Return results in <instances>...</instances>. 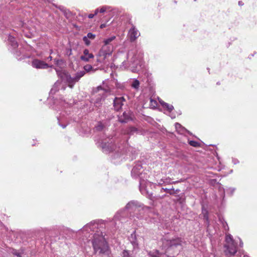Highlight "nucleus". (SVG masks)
Wrapping results in <instances>:
<instances>
[{
  "label": "nucleus",
  "instance_id": "nucleus-17",
  "mask_svg": "<svg viewBox=\"0 0 257 257\" xmlns=\"http://www.w3.org/2000/svg\"><path fill=\"white\" fill-rule=\"evenodd\" d=\"M94 58V55L92 53H90L87 49H85L83 50V55L80 56V59L85 62H88L90 59Z\"/></svg>",
  "mask_w": 257,
  "mask_h": 257
},
{
  "label": "nucleus",
  "instance_id": "nucleus-18",
  "mask_svg": "<svg viewBox=\"0 0 257 257\" xmlns=\"http://www.w3.org/2000/svg\"><path fill=\"white\" fill-rule=\"evenodd\" d=\"M129 240L133 246L134 250L138 248V242L137 240L136 231H134L129 237Z\"/></svg>",
  "mask_w": 257,
  "mask_h": 257
},
{
  "label": "nucleus",
  "instance_id": "nucleus-4",
  "mask_svg": "<svg viewBox=\"0 0 257 257\" xmlns=\"http://www.w3.org/2000/svg\"><path fill=\"white\" fill-rule=\"evenodd\" d=\"M147 208L143 203L136 201L132 200L128 202L124 208L118 210L110 221L111 225H113L115 229L119 227V224L128 221V219L136 221V219H144V210Z\"/></svg>",
  "mask_w": 257,
  "mask_h": 257
},
{
  "label": "nucleus",
  "instance_id": "nucleus-23",
  "mask_svg": "<svg viewBox=\"0 0 257 257\" xmlns=\"http://www.w3.org/2000/svg\"><path fill=\"white\" fill-rule=\"evenodd\" d=\"M163 191L166 192L167 193L170 195H174L180 192L179 189L175 190L173 187L171 188H162L160 192L162 193Z\"/></svg>",
  "mask_w": 257,
  "mask_h": 257
},
{
  "label": "nucleus",
  "instance_id": "nucleus-46",
  "mask_svg": "<svg viewBox=\"0 0 257 257\" xmlns=\"http://www.w3.org/2000/svg\"><path fill=\"white\" fill-rule=\"evenodd\" d=\"M67 54L68 56H70L72 54V49L71 48L67 50Z\"/></svg>",
  "mask_w": 257,
  "mask_h": 257
},
{
  "label": "nucleus",
  "instance_id": "nucleus-13",
  "mask_svg": "<svg viewBox=\"0 0 257 257\" xmlns=\"http://www.w3.org/2000/svg\"><path fill=\"white\" fill-rule=\"evenodd\" d=\"M147 178L146 179L140 180V191L141 193L146 196L147 198L152 199L153 197V194L152 193H150L146 188V181Z\"/></svg>",
  "mask_w": 257,
  "mask_h": 257
},
{
  "label": "nucleus",
  "instance_id": "nucleus-39",
  "mask_svg": "<svg viewBox=\"0 0 257 257\" xmlns=\"http://www.w3.org/2000/svg\"><path fill=\"white\" fill-rule=\"evenodd\" d=\"M109 7L108 6H103L102 8H101L99 9V13H103L106 11V10L109 8Z\"/></svg>",
  "mask_w": 257,
  "mask_h": 257
},
{
  "label": "nucleus",
  "instance_id": "nucleus-11",
  "mask_svg": "<svg viewBox=\"0 0 257 257\" xmlns=\"http://www.w3.org/2000/svg\"><path fill=\"white\" fill-rule=\"evenodd\" d=\"M70 112V110H63L60 115L57 116L58 123L63 128H65L69 123L68 118L65 116V114L68 115Z\"/></svg>",
  "mask_w": 257,
  "mask_h": 257
},
{
  "label": "nucleus",
  "instance_id": "nucleus-44",
  "mask_svg": "<svg viewBox=\"0 0 257 257\" xmlns=\"http://www.w3.org/2000/svg\"><path fill=\"white\" fill-rule=\"evenodd\" d=\"M232 162L233 164L236 165L238 164L239 162L237 159L233 158L232 159Z\"/></svg>",
  "mask_w": 257,
  "mask_h": 257
},
{
  "label": "nucleus",
  "instance_id": "nucleus-50",
  "mask_svg": "<svg viewBox=\"0 0 257 257\" xmlns=\"http://www.w3.org/2000/svg\"><path fill=\"white\" fill-rule=\"evenodd\" d=\"M239 246L240 247H242V246H243V242H242V241L240 238H239Z\"/></svg>",
  "mask_w": 257,
  "mask_h": 257
},
{
  "label": "nucleus",
  "instance_id": "nucleus-49",
  "mask_svg": "<svg viewBox=\"0 0 257 257\" xmlns=\"http://www.w3.org/2000/svg\"><path fill=\"white\" fill-rule=\"evenodd\" d=\"M238 4L239 6H242L244 5V3L242 1H239Z\"/></svg>",
  "mask_w": 257,
  "mask_h": 257
},
{
  "label": "nucleus",
  "instance_id": "nucleus-24",
  "mask_svg": "<svg viewBox=\"0 0 257 257\" xmlns=\"http://www.w3.org/2000/svg\"><path fill=\"white\" fill-rule=\"evenodd\" d=\"M175 126L176 129V130L180 133V134H183L185 132L187 133L188 134L191 135V133L188 131L186 128H185L184 127H183L181 124L179 123L176 122L175 124Z\"/></svg>",
  "mask_w": 257,
  "mask_h": 257
},
{
  "label": "nucleus",
  "instance_id": "nucleus-27",
  "mask_svg": "<svg viewBox=\"0 0 257 257\" xmlns=\"http://www.w3.org/2000/svg\"><path fill=\"white\" fill-rule=\"evenodd\" d=\"M140 81L138 79L135 78L132 79V82L131 84V86L133 88L136 90H138L140 87Z\"/></svg>",
  "mask_w": 257,
  "mask_h": 257
},
{
  "label": "nucleus",
  "instance_id": "nucleus-52",
  "mask_svg": "<svg viewBox=\"0 0 257 257\" xmlns=\"http://www.w3.org/2000/svg\"><path fill=\"white\" fill-rule=\"evenodd\" d=\"M105 27V24H101L100 26V28L102 29Z\"/></svg>",
  "mask_w": 257,
  "mask_h": 257
},
{
  "label": "nucleus",
  "instance_id": "nucleus-35",
  "mask_svg": "<svg viewBox=\"0 0 257 257\" xmlns=\"http://www.w3.org/2000/svg\"><path fill=\"white\" fill-rule=\"evenodd\" d=\"M95 128L97 131L100 132L103 130L104 125L102 123H100L95 127Z\"/></svg>",
  "mask_w": 257,
  "mask_h": 257
},
{
  "label": "nucleus",
  "instance_id": "nucleus-9",
  "mask_svg": "<svg viewBox=\"0 0 257 257\" xmlns=\"http://www.w3.org/2000/svg\"><path fill=\"white\" fill-rule=\"evenodd\" d=\"M115 38L116 37L115 36H112L103 40L104 44L100 50V55H102L104 58H106L107 56L111 54L113 50V45L112 44V42Z\"/></svg>",
  "mask_w": 257,
  "mask_h": 257
},
{
  "label": "nucleus",
  "instance_id": "nucleus-34",
  "mask_svg": "<svg viewBox=\"0 0 257 257\" xmlns=\"http://www.w3.org/2000/svg\"><path fill=\"white\" fill-rule=\"evenodd\" d=\"M138 131L137 128L135 127H130L127 131V133L130 135H133Z\"/></svg>",
  "mask_w": 257,
  "mask_h": 257
},
{
  "label": "nucleus",
  "instance_id": "nucleus-19",
  "mask_svg": "<svg viewBox=\"0 0 257 257\" xmlns=\"http://www.w3.org/2000/svg\"><path fill=\"white\" fill-rule=\"evenodd\" d=\"M54 104L56 105L57 106V108H56V109H60V107H61L62 110H63L64 108H66V107H68V106H70V104H68L65 102V100L62 99H61V100H60L59 102L58 100L55 99L54 100Z\"/></svg>",
  "mask_w": 257,
  "mask_h": 257
},
{
  "label": "nucleus",
  "instance_id": "nucleus-32",
  "mask_svg": "<svg viewBox=\"0 0 257 257\" xmlns=\"http://www.w3.org/2000/svg\"><path fill=\"white\" fill-rule=\"evenodd\" d=\"M163 180L165 185L175 183V182H171V179L170 177H164L163 178Z\"/></svg>",
  "mask_w": 257,
  "mask_h": 257
},
{
  "label": "nucleus",
  "instance_id": "nucleus-31",
  "mask_svg": "<svg viewBox=\"0 0 257 257\" xmlns=\"http://www.w3.org/2000/svg\"><path fill=\"white\" fill-rule=\"evenodd\" d=\"M62 13L66 19H69L71 16V12L67 8H66Z\"/></svg>",
  "mask_w": 257,
  "mask_h": 257
},
{
  "label": "nucleus",
  "instance_id": "nucleus-48",
  "mask_svg": "<svg viewBox=\"0 0 257 257\" xmlns=\"http://www.w3.org/2000/svg\"><path fill=\"white\" fill-rule=\"evenodd\" d=\"M99 12V9H96L94 11V15L95 16H96L98 13Z\"/></svg>",
  "mask_w": 257,
  "mask_h": 257
},
{
  "label": "nucleus",
  "instance_id": "nucleus-14",
  "mask_svg": "<svg viewBox=\"0 0 257 257\" xmlns=\"http://www.w3.org/2000/svg\"><path fill=\"white\" fill-rule=\"evenodd\" d=\"M32 65L36 69H47L49 67L52 68V65H49L43 61L38 59H35L32 61Z\"/></svg>",
  "mask_w": 257,
  "mask_h": 257
},
{
  "label": "nucleus",
  "instance_id": "nucleus-26",
  "mask_svg": "<svg viewBox=\"0 0 257 257\" xmlns=\"http://www.w3.org/2000/svg\"><path fill=\"white\" fill-rule=\"evenodd\" d=\"M134 249L133 250L128 249H123L120 255L121 257H134Z\"/></svg>",
  "mask_w": 257,
  "mask_h": 257
},
{
  "label": "nucleus",
  "instance_id": "nucleus-3",
  "mask_svg": "<svg viewBox=\"0 0 257 257\" xmlns=\"http://www.w3.org/2000/svg\"><path fill=\"white\" fill-rule=\"evenodd\" d=\"M12 17V16L4 14V11L0 12V35L2 36L3 39L7 40L9 50L18 60H21L26 57L24 49L18 48V43L16 40L17 33L15 30L9 29V24Z\"/></svg>",
  "mask_w": 257,
  "mask_h": 257
},
{
  "label": "nucleus",
  "instance_id": "nucleus-16",
  "mask_svg": "<svg viewBox=\"0 0 257 257\" xmlns=\"http://www.w3.org/2000/svg\"><path fill=\"white\" fill-rule=\"evenodd\" d=\"M127 36L130 41L133 42L140 36V33L134 26H133L129 30Z\"/></svg>",
  "mask_w": 257,
  "mask_h": 257
},
{
  "label": "nucleus",
  "instance_id": "nucleus-1",
  "mask_svg": "<svg viewBox=\"0 0 257 257\" xmlns=\"http://www.w3.org/2000/svg\"><path fill=\"white\" fill-rule=\"evenodd\" d=\"M106 222V221L102 220L91 221L78 232L82 234L84 244L85 241H91L94 254L99 257L112 256L111 249L104 237Z\"/></svg>",
  "mask_w": 257,
  "mask_h": 257
},
{
  "label": "nucleus",
  "instance_id": "nucleus-20",
  "mask_svg": "<svg viewBox=\"0 0 257 257\" xmlns=\"http://www.w3.org/2000/svg\"><path fill=\"white\" fill-rule=\"evenodd\" d=\"M131 119L129 112L124 111L121 115L119 116L118 121L121 123H126Z\"/></svg>",
  "mask_w": 257,
  "mask_h": 257
},
{
  "label": "nucleus",
  "instance_id": "nucleus-58",
  "mask_svg": "<svg viewBox=\"0 0 257 257\" xmlns=\"http://www.w3.org/2000/svg\"><path fill=\"white\" fill-rule=\"evenodd\" d=\"M244 257H249V256L246 255V256H244Z\"/></svg>",
  "mask_w": 257,
  "mask_h": 257
},
{
  "label": "nucleus",
  "instance_id": "nucleus-42",
  "mask_svg": "<svg viewBox=\"0 0 257 257\" xmlns=\"http://www.w3.org/2000/svg\"><path fill=\"white\" fill-rule=\"evenodd\" d=\"M235 190L234 188H229L228 190L230 195H232Z\"/></svg>",
  "mask_w": 257,
  "mask_h": 257
},
{
  "label": "nucleus",
  "instance_id": "nucleus-43",
  "mask_svg": "<svg viewBox=\"0 0 257 257\" xmlns=\"http://www.w3.org/2000/svg\"><path fill=\"white\" fill-rule=\"evenodd\" d=\"M164 180H163V178H162L161 180H160L158 183V185L159 186H162L163 185H165V183H164Z\"/></svg>",
  "mask_w": 257,
  "mask_h": 257
},
{
  "label": "nucleus",
  "instance_id": "nucleus-57",
  "mask_svg": "<svg viewBox=\"0 0 257 257\" xmlns=\"http://www.w3.org/2000/svg\"><path fill=\"white\" fill-rule=\"evenodd\" d=\"M224 196H225V195H224V193L223 192V198H224Z\"/></svg>",
  "mask_w": 257,
  "mask_h": 257
},
{
  "label": "nucleus",
  "instance_id": "nucleus-22",
  "mask_svg": "<svg viewBox=\"0 0 257 257\" xmlns=\"http://www.w3.org/2000/svg\"><path fill=\"white\" fill-rule=\"evenodd\" d=\"M159 102L161 106L168 112H171L174 109V106L172 104L166 103L161 99L159 100Z\"/></svg>",
  "mask_w": 257,
  "mask_h": 257
},
{
  "label": "nucleus",
  "instance_id": "nucleus-36",
  "mask_svg": "<svg viewBox=\"0 0 257 257\" xmlns=\"http://www.w3.org/2000/svg\"><path fill=\"white\" fill-rule=\"evenodd\" d=\"M12 253L13 255L17 256V257H21V253L15 249H13Z\"/></svg>",
  "mask_w": 257,
  "mask_h": 257
},
{
  "label": "nucleus",
  "instance_id": "nucleus-56",
  "mask_svg": "<svg viewBox=\"0 0 257 257\" xmlns=\"http://www.w3.org/2000/svg\"><path fill=\"white\" fill-rule=\"evenodd\" d=\"M172 118L175 117V116H171Z\"/></svg>",
  "mask_w": 257,
  "mask_h": 257
},
{
  "label": "nucleus",
  "instance_id": "nucleus-15",
  "mask_svg": "<svg viewBox=\"0 0 257 257\" xmlns=\"http://www.w3.org/2000/svg\"><path fill=\"white\" fill-rule=\"evenodd\" d=\"M125 101V99L123 96L115 97L113 101L114 109L117 111L120 110Z\"/></svg>",
  "mask_w": 257,
  "mask_h": 257
},
{
  "label": "nucleus",
  "instance_id": "nucleus-30",
  "mask_svg": "<svg viewBox=\"0 0 257 257\" xmlns=\"http://www.w3.org/2000/svg\"><path fill=\"white\" fill-rule=\"evenodd\" d=\"M83 69L84 70L85 73L86 72H90L91 71L94 72L95 70L93 69L92 66L91 65L87 64L84 66Z\"/></svg>",
  "mask_w": 257,
  "mask_h": 257
},
{
  "label": "nucleus",
  "instance_id": "nucleus-5",
  "mask_svg": "<svg viewBox=\"0 0 257 257\" xmlns=\"http://www.w3.org/2000/svg\"><path fill=\"white\" fill-rule=\"evenodd\" d=\"M182 240L180 238L162 240V251L158 253V257H172L182 249Z\"/></svg>",
  "mask_w": 257,
  "mask_h": 257
},
{
  "label": "nucleus",
  "instance_id": "nucleus-10",
  "mask_svg": "<svg viewBox=\"0 0 257 257\" xmlns=\"http://www.w3.org/2000/svg\"><path fill=\"white\" fill-rule=\"evenodd\" d=\"M144 167L143 164L140 161L135 162V165L131 171V176L135 179L139 178L140 180L144 179L145 178V174L143 173Z\"/></svg>",
  "mask_w": 257,
  "mask_h": 257
},
{
  "label": "nucleus",
  "instance_id": "nucleus-6",
  "mask_svg": "<svg viewBox=\"0 0 257 257\" xmlns=\"http://www.w3.org/2000/svg\"><path fill=\"white\" fill-rule=\"evenodd\" d=\"M17 23L15 24L17 27H21L23 35L27 38H31L36 32L37 23L35 19L32 18L30 20L22 18L20 15L19 17L16 18Z\"/></svg>",
  "mask_w": 257,
  "mask_h": 257
},
{
  "label": "nucleus",
  "instance_id": "nucleus-54",
  "mask_svg": "<svg viewBox=\"0 0 257 257\" xmlns=\"http://www.w3.org/2000/svg\"><path fill=\"white\" fill-rule=\"evenodd\" d=\"M150 101L152 103V102H153L154 101V100L152 98H151Z\"/></svg>",
  "mask_w": 257,
  "mask_h": 257
},
{
  "label": "nucleus",
  "instance_id": "nucleus-41",
  "mask_svg": "<svg viewBox=\"0 0 257 257\" xmlns=\"http://www.w3.org/2000/svg\"><path fill=\"white\" fill-rule=\"evenodd\" d=\"M54 62L56 65H60L62 62V60L58 59H54Z\"/></svg>",
  "mask_w": 257,
  "mask_h": 257
},
{
  "label": "nucleus",
  "instance_id": "nucleus-45",
  "mask_svg": "<svg viewBox=\"0 0 257 257\" xmlns=\"http://www.w3.org/2000/svg\"><path fill=\"white\" fill-rule=\"evenodd\" d=\"M223 227H224V229L225 231L226 230H228L229 229V227L227 224V223L226 222H225L224 223H223Z\"/></svg>",
  "mask_w": 257,
  "mask_h": 257
},
{
  "label": "nucleus",
  "instance_id": "nucleus-2",
  "mask_svg": "<svg viewBox=\"0 0 257 257\" xmlns=\"http://www.w3.org/2000/svg\"><path fill=\"white\" fill-rule=\"evenodd\" d=\"M100 147L102 151L105 154L111 153L113 159H120L132 161L136 159L138 155V151L135 148L127 146L119 139L110 138V136L103 134L100 138Z\"/></svg>",
  "mask_w": 257,
  "mask_h": 257
},
{
  "label": "nucleus",
  "instance_id": "nucleus-47",
  "mask_svg": "<svg viewBox=\"0 0 257 257\" xmlns=\"http://www.w3.org/2000/svg\"><path fill=\"white\" fill-rule=\"evenodd\" d=\"M95 16V15L94 14H90L88 15V18L89 19H92Z\"/></svg>",
  "mask_w": 257,
  "mask_h": 257
},
{
  "label": "nucleus",
  "instance_id": "nucleus-7",
  "mask_svg": "<svg viewBox=\"0 0 257 257\" xmlns=\"http://www.w3.org/2000/svg\"><path fill=\"white\" fill-rule=\"evenodd\" d=\"M143 57V52L140 48L135 47L128 52L127 54L128 66L132 72L137 73L141 69Z\"/></svg>",
  "mask_w": 257,
  "mask_h": 257
},
{
  "label": "nucleus",
  "instance_id": "nucleus-12",
  "mask_svg": "<svg viewBox=\"0 0 257 257\" xmlns=\"http://www.w3.org/2000/svg\"><path fill=\"white\" fill-rule=\"evenodd\" d=\"M224 247L225 248V253L226 255H233L237 250V246L235 241L230 243L224 244Z\"/></svg>",
  "mask_w": 257,
  "mask_h": 257
},
{
  "label": "nucleus",
  "instance_id": "nucleus-55",
  "mask_svg": "<svg viewBox=\"0 0 257 257\" xmlns=\"http://www.w3.org/2000/svg\"><path fill=\"white\" fill-rule=\"evenodd\" d=\"M80 245L82 246V247H84V245H83V244L82 243H81Z\"/></svg>",
  "mask_w": 257,
  "mask_h": 257
},
{
  "label": "nucleus",
  "instance_id": "nucleus-51",
  "mask_svg": "<svg viewBox=\"0 0 257 257\" xmlns=\"http://www.w3.org/2000/svg\"><path fill=\"white\" fill-rule=\"evenodd\" d=\"M52 56H49V57H48L47 58L46 60H50V61H51V60H52Z\"/></svg>",
  "mask_w": 257,
  "mask_h": 257
},
{
  "label": "nucleus",
  "instance_id": "nucleus-40",
  "mask_svg": "<svg viewBox=\"0 0 257 257\" xmlns=\"http://www.w3.org/2000/svg\"><path fill=\"white\" fill-rule=\"evenodd\" d=\"M53 5L55 6L56 8L59 9L62 12H63V11L66 9V8L63 6H57L54 4H53Z\"/></svg>",
  "mask_w": 257,
  "mask_h": 257
},
{
  "label": "nucleus",
  "instance_id": "nucleus-37",
  "mask_svg": "<svg viewBox=\"0 0 257 257\" xmlns=\"http://www.w3.org/2000/svg\"><path fill=\"white\" fill-rule=\"evenodd\" d=\"M82 40L86 46H89L90 44V41L86 36L83 37Z\"/></svg>",
  "mask_w": 257,
  "mask_h": 257
},
{
  "label": "nucleus",
  "instance_id": "nucleus-21",
  "mask_svg": "<svg viewBox=\"0 0 257 257\" xmlns=\"http://www.w3.org/2000/svg\"><path fill=\"white\" fill-rule=\"evenodd\" d=\"M61 85V82L59 80L57 81L55 84L53 85L52 88H51L50 93L49 99H50L51 97L57 91L59 90V87Z\"/></svg>",
  "mask_w": 257,
  "mask_h": 257
},
{
  "label": "nucleus",
  "instance_id": "nucleus-38",
  "mask_svg": "<svg viewBox=\"0 0 257 257\" xmlns=\"http://www.w3.org/2000/svg\"><path fill=\"white\" fill-rule=\"evenodd\" d=\"M86 36L87 37V38H88L89 39H90V40H94L95 38V35L90 32L88 33L87 34V36Z\"/></svg>",
  "mask_w": 257,
  "mask_h": 257
},
{
  "label": "nucleus",
  "instance_id": "nucleus-53",
  "mask_svg": "<svg viewBox=\"0 0 257 257\" xmlns=\"http://www.w3.org/2000/svg\"><path fill=\"white\" fill-rule=\"evenodd\" d=\"M122 64L123 65H126L127 64H126V62L125 61H124L123 62H122Z\"/></svg>",
  "mask_w": 257,
  "mask_h": 257
},
{
  "label": "nucleus",
  "instance_id": "nucleus-8",
  "mask_svg": "<svg viewBox=\"0 0 257 257\" xmlns=\"http://www.w3.org/2000/svg\"><path fill=\"white\" fill-rule=\"evenodd\" d=\"M56 72L62 80L66 83L71 88H73L74 84L85 75V72L83 71L77 72L74 76H71L70 74L65 72H59L57 70Z\"/></svg>",
  "mask_w": 257,
  "mask_h": 257
},
{
  "label": "nucleus",
  "instance_id": "nucleus-33",
  "mask_svg": "<svg viewBox=\"0 0 257 257\" xmlns=\"http://www.w3.org/2000/svg\"><path fill=\"white\" fill-rule=\"evenodd\" d=\"M188 144L194 147H198L200 146L199 143L195 141H188Z\"/></svg>",
  "mask_w": 257,
  "mask_h": 257
},
{
  "label": "nucleus",
  "instance_id": "nucleus-25",
  "mask_svg": "<svg viewBox=\"0 0 257 257\" xmlns=\"http://www.w3.org/2000/svg\"><path fill=\"white\" fill-rule=\"evenodd\" d=\"M104 98L102 96L100 95H98L95 98L94 104L96 107L99 108L102 104V102L104 101Z\"/></svg>",
  "mask_w": 257,
  "mask_h": 257
},
{
  "label": "nucleus",
  "instance_id": "nucleus-29",
  "mask_svg": "<svg viewBox=\"0 0 257 257\" xmlns=\"http://www.w3.org/2000/svg\"><path fill=\"white\" fill-rule=\"evenodd\" d=\"M234 240L232 236L230 234H225V244L232 243L234 242Z\"/></svg>",
  "mask_w": 257,
  "mask_h": 257
},
{
  "label": "nucleus",
  "instance_id": "nucleus-28",
  "mask_svg": "<svg viewBox=\"0 0 257 257\" xmlns=\"http://www.w3.org/2000/svg\"><path fill=\"white\" fill-rule=\"evenodd\" d=\"M202 213L203 214V220H204V222L207 225V226H208L209 225V221L208 212L205 209H202Z\"/></svg>",
  "mask_w": 257,
  "mask_h": 257
}]
</instances>
